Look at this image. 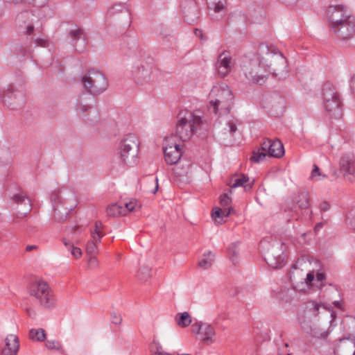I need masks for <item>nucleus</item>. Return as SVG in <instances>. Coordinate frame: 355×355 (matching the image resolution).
I'll return each instance as SVG.
<instances>
[{"label":"nucleus","mask_w":355,"mask_h":355,"mask_svg":"<svg viewBox=\"0 0 355 355\" xmlns=\"http://www.w3.org/2000/svg\"><path fill=\"white\" fill-rule=\"evenodd\" d=\"M202 121L196 112L181 111L178 115L176 135L182 141H189L201 128Z\"/></svg>","instance_id":"f257e3e1"},{"label":"nucleus","mask_w":355,"mask_h":355,"mask_svg":"<svg viewBox=\"0 0 355 355\" xmlns=\"http://www.w3.org/2000/svg\"><path fill=\"white\" fill-rule=\"evenodd\" d=\"M210 108L217 114L219 110H225L229 112L230 105L234 99L233 94L230 87L224 83L215 85L211 89L209 95Z\"/></svg>","instance_id":"f03ea898"},{"label":"nucleus","mask_w":355,"mask_h":355,"mask_svg":"<svg viewBox=\"0 0 355 355\" xmlns=\"http://www.w3.org/2000/svg\"><path fill=\"white\" fill-rule=\"evenodd\" d=\"M259 50L261 52L266 51L268 58L266 60H269L270 62L266 63V65L268 67L269 71L277 78L281 79L288 74V64L286 58L284 55L279 52L270 53V49L268 45L264 44H260Z\"/></svg>","instance_id":"7ed1b4c3"},{"label":"nucleus","mask_w":355,"mask_h":355,"mask_svg":"<svg viewBox=\"0 0 355 355\" xmlns=\"http://www.w3.org/2000/svg\"><path fill=\"white\" fill-rule=\"evenodd\" d=\"M84 88L95 96L106 90L108 83L105 76L98 71L90 70L82 78Z\"/></svg>","instance_id":"20e7f679"},{"label":"nucleus","mask_w":355,"mask_h":355,"mask_svg":"<svg viewBox=\"0 0 355 355\" xmlns=\"http://www.w3.org/2000/svg\"><path fill=\"white\" fill-rule=\"evenodd\" d=\"M36 12H38L37 9L31 11L24 10L17 15L15 23L19 31L31 35L35 29L38 30L42 26L40 18L35 15Z\"/></svg>","instance_id":"39448f33"},{"label":"nucleus","mask_w":355,"mask_h":355,"mask_svg":"<svg viewBox=\"0 0 355 355\" xmlns=\"http://www.w3.org/2000/svg\"><path fill=\"white\" fill-rule=\"evenodd\" d=\"M241 133L237 129V120L232 119L227 121L224 127L220 128L216 137L219 142L225 146H232L239 143Z\"/></svg>","instance_id":"423d86ee"},{"label":"nucleus","mask_w":355,"mask_h":355,"mask_svg":"<svg viewBox=\"0 0 355 355\" xmlns=\"http://www.w3.org/2000/svg\"><path fill=\"white\" fill-rule=\"evenodd\" d=\"M139 144L136 135H127L120 142L117 148V154L121 162L127 164L128 159L135 158L139 153Z\"/></svg>","instance_id":"0eeeda50"},{"label":"nucleus","mask_w":355,"mask_h":355,"mask_svg":"<svg viewBox=\"0 0 355 355\" xmlns=\"http://www.w3.org/2000/svg\"><path fill=\"white\" fill-rule=\"evenodd\" d=\"M30 294L37 299L42 306L45 308L53 307L55 304L54 296L48 284L40 280L30 287Z\"/></svg>","instance_id":"6e6552de"},{"label":"nucleus","mask_w":355,"mask_h":355,"mask_svg":"<svg viewBox=\"0 0 355 355\" xmlns=\"http://www.w3.org/2000/svg\"><path fill=\"white\" fill-rule=\"evenodd\" d=\"M33 44L35 47L41 46L46 47L49 45V41L44 38H26L24 42H19L15 44V50L18 55L23 58L31 57L33 52Z\"/></svg>","instance_id":"1a4fd4ad"},{"label":"nucleus","mask_w":355,"mask_h":355,"mask_svg":"<svg viewBox=\"0 0 355 355\" xmlns=\"http://www.w3.org/2000/svg\"><path fill=\"white\" fill-rule=\"evenodd\" d=\"M3 101L8 103L12 109L21 108L25 103V94L24 89H17L13 85H10L7 91L2 96Z\"/></svg>","instance_id":"9d476101"},{"label":"nucleus","mask_w":355,"mask_h":355,"mask_svg":"<svg viewBox=\"0 0 355 355\" xmlns=\"http://www.w3.org/2000/svg\"><path fill=\"white\" fill-rule=\"evenodd\" d=\"M62 190L55 191L51 195V201L54 210V218L58 222H62L67 219L70 210L72 208L64 207V202L60 195Z\"/></svg>","instance_id":"9b49d317"},{"label":"nucleus","mask_w":355,"mask_h":355,"mask_svg":"<svg viewBox=\"0 0 355 355\" xmlns=\"http://www.w3.org/2000/svg\"><path fill=\"white\" fill-rule=\"evenodd\" d=\"M327 18L331 25H336L350 17L352 15L350 12L343 5L329 6L327 11Z\"/></svg>","instance_id":"f8f14e48"},{"label":"nucleus","mask_w":355,"mask_h":355,"mask_svg":"<svg viewBox=\"0 0 355 355\" xmlns=\"http://www.w3.org/2000/svg\"><path fill=\"white\" fill-rule=\"evenodd\" d=\"M154 61L153 58H148L145 62H141L133 71V76L137 84L143 85L150 79Z\"/></svg>","instance_id":"ddd939ff"},{"label":"nucleus","mask_w":355,"mask_h":355,"mask_svg":"<svg viewBox=\"0 0 355 355\" xmlns=\"http://www.w3.org/2000/svg\"><path fill=\"white\" fill-rule=\"evenodd\" d=\"M331 28L340 40L352 38L355 33V22L353 17L336 25H331Z\"/></svg>","instance_id":"4468645a"},{"label":"nucleus","mask_w":355,"mask_h":355,"mask_svg":"<svg viewBox=\"0 0 355 355\" xmlns=\"http://www.w3.org/2000/svg\"><path fill=\"white\" fill-rule=\"evenodd\" d=\"M261 62V60H250L249 66H246L244 69L245 77L259 85L263 84L266 80V76L262 73Z\"/></svg>","instance_id":"2eb2a0df"},{"label":"nucleus","mask_w":355,"mask_h":355,"mask_svg":"<svg viewBox=\"0 0 355 355\" xmlns=\"http://www.w3.org/2000/svg\"><path fill=\"white\" fill-rule=\"evenodd\" d=\"M181 11L184 20L191 24L196 23L199 18V8L195 0H182Z\"/></svg>","instance_id":"dca6fc26"},{"label":"nucleus","mask_w":355,"mask_h":355,"mask_svg":"<svg viewBox=\"0 0 355 355\" xmlns=\"http://www.w3.org/2000/svg\"><path fill=\"white\" fill-rule=\"evenodd\" d=\"M233 66L232 58L229 52L223 51L217 59L215 64L216 69L220 77H225L229 74Z\"/></svg>","instance_id":"f3484780"},{"label":"nucleus","mask_w":355,"mask_h":355,"mask_svg":"<svg viewBox=\"0 0 355 355\" xmlns=\"http://www.w3.org/2000/svg\"><path fill=\"white\" fill-rule=\"evenodd\" d=\"M261 149L267 152L269 157L280 158L285 153L283 144L279 140L266 139L261 144Z\"/></svg>","instance_id":"a211bd4d"},{"label":"nucleus","mask_w":355,"mask_h":355,"mask_svg":"<svg viewBox=\"0 0 355 355\" xmlns=\"http://www.w3.org/2000/svg\"><path fill=\"white\" fill-rule=\"evenodd\" d=\"M163 150L165 161L170 165L177 164L182 154L180 145L177 144L168 145L164 147Z\"/></svg>","instance_id":"6ab92c4d"},{"label":"nucleus","mask_w":355,"mask_h":355,"mask_svg":"<svg viewBox=\"0 0 355 355\" xmlns=\"http://www.w3.org/2000/svg\"><path fill=\"white\" fill-rule=\"evenodd\" d=\"M280 250L272 248L265 258L267 263L272 268H280L284 266L285 255Z\"/></svg>","instance_id":"aec40b11"},{"label":"nucleus","mask_w":355,"mask_h":355,"mask_svg":"<svg viewBox=\"0 0 355 355\" xmlns=\"http://www.w3.org/2000/svg\"><path fill=\"white\" fill-rule=\"evenodd\" d=\"M340 172L343 175H352L355 171V158L352 154L343 155L339 162Z\"/></svg>","instance_id":"412c9836"},{"label":"nucleus","mask_w":355,"mask_h":355,"mask_svg":"<svg viewBox=\"0 0 355 355\" xmlns=\"http://www.w3.org/2000/svg\"><path fill=\"white\" fill-rule=\"evenodd\" d=\"M325 110L334 118H340L343 115L342 103L340 96L328 102L323 103Z\"/></svg>","instance_id":"4be33fe9"},{"label":"nucleus","mask_w":355,"mask_h":355,"mask_svg":"<svg viewBox=\"0 0 355 355\" xmlns=\"http://www.w3.org/2000/svg\"><path fill=\"white\" fill-rule=\"evenodd\" d=\"M6 345L1 355H16L19 347L18 337L14 334L8 335L6 338Z\"/></svg>","instance_id":"5701e85b"},{"label":"nucleus","mask_w":355,"mask_h":355,"mask_svg":"<svg viewBox=\"0 0 355 355\" xmlns=\"http://www.w3.org/2000/svg\"><path fill=\"white\" fill-rule=\"evenodd\" d=\"M67 37L70 38L71 42L73 47L76 46L77 42L85 39V33L83 28L79 27L76 24H71L70 28L67 30Z\"/></svg>","instance_id":"b1692460"},{"label":"nucleus","mask_w":355,"mask_h":355,"mask_svg":"<svg viewBox=\"0 0 355 355\" xmlns=\"http://www.w3.org/2000/svg\"><path fill=\"white\" fill-rule=\"evenodd\" d=\"M321 96L323 103H329V101L340 96L334 85L329 82H327L323 85Z\"/></svg>","instance_id":"393cba45"},{"label":"nucleus","mask_w":355,"mask_h":355,"mask_svg":"<svg viewBox=\"0 0 355 355\" xmlns=\"http://www.w3.org/2000/svg\"><path fill=\"white\" fill-rule=\"evenodd\" d=\"M12 199L15 203L18 205H24L25 206L24 211L21 212V214L26 216L31 211L32 203L31 199L23 193H19L14 195Z\"/></svg>","instance_id":"a878e982"},{"label":"nucleus","mask_w":355,"mask_h":355,"mask_svg":"<svg viewBox=\"0 0 355 355\" xmlns=\"http://www.w3.org/2000/svg\"><path fill=\"white\" fill-rule=\"evenodd\" d=\"M215 329L211 324L205 323L200 336V339L206 343H212L214 341Z\"/></svg>","instance_id":"bb28decb"},{"label":"nucleus","mask_w":355,"mask_h":355,"mask_svg":"<svg viewBox=\"0 0 355 355\" xmlns=\"http://www.w3.org/2000/svg\"><path fill=\"white\" fill-rule=\"evenodd\" d=\"M226 0H207V8L214 13H220L226 9Z\"/></svg>","instance_id":"cd10ccee"},{"label":"nucleus","mask_w":355,"mask_h":355,"mask_svg":"<svg viewBox=\"0 0 355 355\" xmlns=\"http://www.w3.org/2000/svg\"><path fill=\"white\" fill-rule=\"evenodd\" d=\"M298 262L299 261L292 266L289 272V278L293 284H297L304 279L302 270H299L297 266Z\"/></svg>","instance_id":"c85d7f7f"},{"label":"nucleus","mask_w":355,"mask_h":355,"mask_svg":"<svg viewBox=\"0 0 355 355\" xmlns=\"http://www.w3.org/2000/svg\"><path fill=\"white\" fill-rule=\"evenodd\" d=\"M249 178L245 175H242L241 178H236L232 183L231 188H236L239 187H243L245 191H250L253 186V182L248 183Z\"/></svg>","instance_id":"c756f323"},{"label":"nucleus","mask_w":355,"mask_h":355,"mask_svg":"<svg viewBox=\"0 0 355 355\" xmlns=\"http://www.w3.org/2000/svg\"><path fill=\"white\" fill-rule=\"evenodd\" d=\"M107 214L109 216L117 217L125 215L124 209H123L122 204L116 202L109 205L106 209Z\"/></svg>","instance_id":"7c9ffc66"},{"label":"nucleus","mask_w":355,"mask_h":355,"mask_svg":"<svg viewBox=\"0 0 355 355\" xmlns=\"http://www.w3.org/2000/svg\"><path fill=\"white\" fill-rule=\"evenodd\" d=\"M214 254L211 251L203 254L202 259L198 262V267L203 270L209 268L214 262Z\"/></svg>","instance_id":"2f4dec72"},{"label":"nucleus","mask_w":355,"mask_h":355,"mask_svg":"<svg viewBox=\"0 0 355 355\" xmlns=\"http://www.w3.org/2000/svg\"><path fill=\"white\" fill-rule=\"evenodd\" d=\"M175 321L181 327H186L191 323L192 320L188 312H183L179 313L176 315Z\"/></svg>","instance_id":"473e14b6"},{"label":"nucleus","mask_w":355,"mask_h":355,"mask_svg":"<svg viewBox=\"0 0 355 355\" xmlns=\"http://www.w3.org/2000/svg\"><path fill=\"white\" fill-rule=\"evenodd\" d=\"M5 2L13 4H33L36 7H44L48 2V0H3Z\"/></svg>","instance_id":"72a5a7b5"},{"label":"nucleus","mask_w":355,"mask_h":355,"mask_svg":"<svg viewBox=\"0 0 355 355\" xmlns=\"http://www.w3.org/2000/svg\"><path fill=\"white\" fill-rule=\"evenodd\" d=\"M46 336V331L42 328L32 329L29 331V337L33 340L42 342L45 340Z\"/></svg>","instance_id":"f704fd0d"},{"label":"nucleus","mask_w":355,"mask_h":355,"mask_svg":"<svg viewBox=\"0 0 355 355\" xmlns=\"http://www.w3.org/2000/svg\"><path fill=\"white\" fill-rule=\"evenodd\" d=\"M321 306H323L324 309H328L329 311H331V306L326 305L325 304H320L315 302H309L307 304V309H309L311 314L316 317L319 315V309Z\"/></svg>","instance_id":"c9c22d12"},{"label":"nucleus","mask_w":355,"mask_h":355,"mask_svg":"<svg viewBox=\"0 0 355 355\" xmlns=\"http://www.w3.org/2000/svg\"><path fill=\"white\" fill-rule=\"evenodd\" d=\"M297 203L301 209H307L309 206V196L308 192H300L297 197Z\"/></svg>","instance_id":"e433bc0d"},{"label":"nucleus","mask_w":355,"mask_h":355,"mask_svg":"<svg viewBox=\"0 0 355 355\" xmlns=\"http://www.w3.org/2000/svg\"><path fill=\"white\" fill-rule=\"evenodd\" d=\"M238 246H239V243H233L227 248V252H228V254L230 257V259L234 265H236V263L238 262V257H239V251L237 249Z\"/></svg>","instance_id":"4c0bfd02"},{"label":"nucleus","mask_w":355,"mask_h":355,"mask_svg":"<svg viewBox=\"0 0 355 355\" xmlns=\"http://www.w3.org/2000/svg\"><path fill=\"white\" fill-rule=\"evenodd\" d=\"M261 150L262 151H260V150H258L257 151L254 150L252 155L250 157V160L253 162L259 163L268 157L267 152L263 151L262 149Z\"/></svg>","instance_id":"58836bf2"},{"label":"nucleus","mask_w":355,"mask_h":355,"mask_svg":"<svg viewBox=\"0 0 355 355\" xmlns=\"http://www.w3.org/2000/svg\"><path fill=\"white\" fill-rule=\"evenodd\" d=\"M151 276L150 268L148 266H142L139 268L137 277L141 281H147Z\"/></svg>","instance_id":"ea45409f"},{"label":"nucleus","mask_w":355,"mask_h":355,"mask_svg":"<svg viewBox=\"0 0 355 355\" xmlns=\"http://www.w3.org/2000/svg\"><path fill=\"white\" fill-rule=\"evenodd\" d=\"M122 204L123 209H124L125 215L130 211H132L135 209L137 202L136 200H131L129 202H121Z\"/></svg>","instance_id":"a19ab883"},{"label":"nucleus","mask_w":355,"mask_h":355,"mask_svg":"<svg viewBox=\"0 0 355 355\" xmlns=\"http://www.w3.org/2000/svg\"><path fill=\"white\" fill-rule=\"evenodd\" d=\"M123 10L127 13L128 16L130 15L128 10L125 8V4L118 3L113 5L109 10V12L110 15L116 14L119 12H121Z\"/></svg>","instance_id":"79ce46f5"},{"label":"nucleus","mask_w":355,"mask_h":355,"mask_svg":"<svg viewBox=\"0 0 355 355\" xmlns=\"http://www.w3.org/2000/svg\"><path fill=\"white\" fill-rule=\"evenodd\" d=\"M86 251L89 255H94L98 251L96 243L94 241H89L86 245Z\"/></svg>","instance_id":"37998d69"},{"label":"nucleus","mask_w":355,"mask_h":355,"mask_svg":"<svg viewBox=\"0 0 355 355\" xmlns=\"http://www.w3.org/2000/svg\"><path fill=\"white\" fill-rule=\"evenodd\" d=\"M205 323L196 322L191 325V332L201 336Z\"/></svg>","instance_id":"c03bdc74"},{"label":"nucleus","mask_w":355,"mask_h":355,"mask_svg":"<svg viewBox=\"0 0 355 355\" xmlns=\"http://www.w3.org/2000/svg\"><path fill=\"white\" fill-rule=\"evenodd\" d=\"M320 176H322V178H327L326 175H324L322 173H320V168H318V166L317 165L315 164L313 166V168L311 171V178L312 180H320V178H317V177H320Z\"/></svg>","instance_id":"a18cd8bd"},{"label":"nucleus","mask_w":355,"mask_h":355,"mask_svg":"<svg viewBox=\"0 0 355 355\" xmlns=\"http://www.w3.org/2000/svg\"><path fill=\"white\" fill-rule=\"evenodd\" d=\"M45 345L49 349H56V350L60 349L62 347V345L59 341L50 340H46Z\"/></svg>","instance_id":"49530a36"},{"label":"nucleus","mask_w":355,"mask_h":355,"mask_svg":"<svg viewBox=\"0 0 355 355\" xmlns=\"http://www.w3.org/2000/svg\"><path fill=\"white\" fill-rule=\"evenodd\" d=\"M232 202V199L228 196L227 193H223L220 197V204L222 207H225L228 206Z\"/></svg>","instance_id":"de8ad7c7"},{"label":"nucleus","mask_w":355,"mask_h":355,"mask_svg":"<svg viewBox=\"0 0 355 355\" xmlns=\"http://www.w3.org/2000/svg\"><path fill=\"white\" fill-rule=\"evenodd\" d=\"M111 320L112 322L114 324H120L122 322V317L121 315L116 313V312H112L111 313Z\"/></svg>","instance_id":"09e8293b"},{"label":"nucleus","mask_w":355,"mask_h":355,"mask_svg":"<svg viewBox=\"0 0 355 355\" xmlns=\"http://www.w3.org/2000/svg\"><path fill=\"white\" fill-rule=\"evenodd\" d=\"M91 235L92 237V240L95 243L100 242L101 239L103 236L104 234L102 232H98V230H92Z\"/></svg>","instance_id":"8fccbe9b"},{"label":"nucleus","mask_w":355,"mask_h":355,"mask_svg":"<svg viewBox=\"0 0 355 355\" xmlns=\"http://www.w3.org/2000/svg\"><path fill=\"white\" fill-rule=\"evenodd\" d=\"M222 214H223L222 209H220L219 207H216L213 210L211 216L214 218L215 223L218 222V220H217L218 218L222 220Z\"/></svg>","instance_id":"3c124183"},{"label":"nucleus","mask_w":355,"mask_h":355,"mask_svg":"<svg viewBox=\"0 0 355 355\" xmlns=\"http://www.w3.org/2000/svg\"><path fill=\"white\" fill-rule=\"evenodd\" d=\"M306 284L309 286L313 285V282L315 281V275L313 272H310L306 274V277L304 278Z\"/></svg>","instance_id":"603ef678"},{"label":"nucleus","mask_w":355,"mask_h":355,"mask_svg":"<svg viewBox=\"0 0 355 355\" xmlns=\"http://www.w3.org/2000/svg\"><path fill=\"white\" fill-rule=\"evenodd\" d=\"M90 109H91V107L89 105H84L80 102H78L76 105V110L78 111H80L83 113L87 112Z\"/></svg>","instance_id":"864d4df0"},{"label":"nucleus","mask_w":355,"mask_h":355,"mask_svg":"<svg viewBox=\"0 0 355 355\" xmlns=\"http://www.w3.org/2000/svg\"><path fill=\"white\" fill-rule=\"evenodd\" d=\"M71 253L76 259L79 258L82 254L81 250L75 246L72 248Z\"/></svg>","instance_id":"5fc2aeb1"},{"label":"nucleus","mask_w":355,"mask_h":355,"mask_svg":"<svg viewBox=\"0 0 355 355\" xmlns=\"http://www.w3.org/2000/svg\"><path fill=\"white\" fill-rule=\"evenodd\" d=\"M223 214H222V219L224 217H227L229 215H230L232 213L234 212V209L232 207H230L228 208H225L222 209Z\"/></svg>","instance_id":"6e6d98bb"},{"label":"nucleus","mask_w":355,"mask_h":355,"mask_svg":"<svg viewBox=\"0 0 355 355\" xmlns=\"http://www.w3.org/2000/svg\"><path fill=\"white\" fill-rule=\"evenodd\" d=\"M89 264L91 267L95 268L98 266V260L94 255H89Z\"/></svg>","instance_id":"4d7b16f0"},{"label":"nucleus","mask_w":355,"mask_h":355,"mask_svg":"<svg viewBox=\"0 0 355 355\" xmlns=\"http://www.w3.org/2000/svg\"><path fill=\"white\" fill-rule=\"evenodd\" d=\"M330 208L329 202L324 201L320 205V209L321 211H327Z\"/></svg>","instance_id":"13d9d810"},{"label":"nucleus","mask_w":355,"mask_h":355,"mask_svg":"<svg viewBox=\"0 0 355 355\" xmlns=\"http://www.w3.org/2000/svg\"><path fill=\"white\" fill-rule=\"evenodd\" d=\"M324 279H325V274L324 273H323V272H317L316 277H315V280L318 282L322 283V282L323 280H324Z\"/></svg>","instance_id":"bf43d9fd"},{"label":"nucleus","mask_w":355,"mask_h":355,"mask_svg":"<svg viewBox=\"0 0 355 355\" xmlns=\"http://www.w3.org/2000/svg\"><path fill=\"white\" fill-rule=\"evenodd\" d=\"M313 336L316 338L324 339L327 337L328 333L325 332V331H324L322 333H320V334H318L317 332H313Z\"/></svg>","instance_id":"052dcab7"},{"label":"nucleus","mask_w":355,"mask_h":355,"mask_svg":"<svg viewBox=\"0 0 355 355\" xmlns=\"http://www.w3.org/2000/svg\"><path fill=\"white\" fill-rule=\"evenodd\" d=\"M63 243H64V245L66 246V248H67L69 250H70V251H71L72 248H73V247H74V245H73V243H71V241H66L65 239H64V240H63Z\"/></svg>","instance_id":"680f3d73"},{"label":"nucleus","mask_w":355,"mask_h":355,"mask_svg":"<svg viewBox=\"0 0 355 355\" xmlns=\"http://www.w3.org/2000/svg\"><path fill=\"white\" fill-rule=\"evenodd\" d=\"M284 3L288 6H293L296 3L298 0H281Z\"/></svg>","instance_id":"e2e57ef3"},{"label":"nucleus","mask_w":355,"mask_h":355,"mask_svg":"<svg viewBox=\"0 0 355 355\" xmlns=\"http://www.w3.org/2000/svg\"><path fill=\"white\" fill-rule=\"evenodd\" d=\"M350 89L353 92H355V74L351 78Z\"/></svg>","instance_id":"0e129e2a"},{"label":"nucleus","mask_w":355,"mask_h":355,"mask_svg":"<svg viewBox=\"0 0 355 355\" xmlns=\"http://www.w3.org/2000/svg\"><path fill=\"white\" fill-rule=\"evenodd\" d=\"M102 227V223L101 221H96L95 223V228L94 230H98V232H101Z\"/></svg>","instance_id":"69168bd1"},{"label":"nucleus","mask_w":355,"mask_h":355,"mask_svg":"<svg viewBox=\"0 0 355 355\" xmlns=\"http://www.w3.org/2000/svg\"><path fill=\"white\" fill-rule=\"evenodd\" d=\"M333 304H334V306L336 307L337 309H342L341 302H340V301H334L333 302Z\"/></svg>","instance_id":"338daca9"},{"label":"nucleus","mask_w":355,"mask_h":355,"mask_svg":"<svg viewBox=\"0 0 355 355\" xmlns=\"http://www.w3.org/2000/svg\"><path fill=\"white\" fill-rule=\"evenodd\" d=\"M354 350L350 351L349 353H345L344 355H355V344L353 345Z\"/></svg>","instance_id":"774afa93"}]
</instances>
